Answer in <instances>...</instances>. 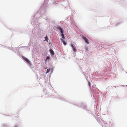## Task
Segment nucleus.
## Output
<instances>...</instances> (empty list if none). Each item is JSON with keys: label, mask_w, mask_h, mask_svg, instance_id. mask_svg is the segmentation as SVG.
Here are the masks:
<instances>
[{"label": "nucleus", "mask_w": 127, "mask_h": 127, "mask_svg": "<svg viewBox=\"0 0 127 127\" xmlns=\"http://www.w3.org/2000/svg\"><path fill=\"white\" fill-rule=\"evenodd\" d=\"M48 40V38L47 36H46L45 37V40L47 41Z\"/></svg>", "instance_id": "obj_8"}, {"label": "nucleus", "mask_w": 127, "mask_h": 127, "mask_svg": "<svg viewBox=\"0 0 127 127\" xmlns=\"http://www.w3.org/2000/svg\"><path fill=\"white\" fill-rule=\"evenodd\" d=\"M127 87V85L126 86Z\"/></svg>", "instance_id": "obj_12"}, {"label": "nucleus", "mask_w": 127, "mask_h": 127, "mask_svg": "<svg viewBox=\"0 0 127 127\" xmlns=\"http://www.w3.org/2000/svg\"><path fill=\"white\" fill-rule=\"evenodd\" d=\"M50 59V57H47L46 58V61H47V60H48V59Z\"/></svg>", "instance_id": "obj_9"}, {"label": "nucleus", "mask_w": 127, "mask_h": 127, "mask_svg": "<svg viewBox=\"0 0 127 127\" xmlns=\"http://www.w3.org/2000/svg\"><path fill=\"white\" fill-rule=\"evenodd\" d=\"M82 38L84 40V41L86 42V43L88 44H89L88 40L86 37L85 36H83L82 37Z\"/></svg>", "instance_id": "obj_3"}, {"label": "nucleus", "mask_w": 127, "mask_h": 127, "mask_svg": "<svg viewBox=\"0 0 127 127\" xmlns=\"http://www.w3.org/2000/svg\"><path fill=\"white\" fill-rule=\"evenodd\" d=\"M23 58L24 60L26 61L28 64H30V62L27 58L24 57H23Z\"/></svg>", "instance_id": "obj_2"}, {"label": "nucleus", "mask_w": 127, "mask_h": 127, "mask_svg": "<svg viewBox=\"0 0 127 127\" xmlns=\"http://www.w3.org/2000/svg\"><path fill=\"white\" fill-rule=\"evenodd\" d=\"M50 69H47V70L46 73H48L49 72Z\"/></svg>", "instance_id": "obj_10"}, {"label": "nucleus", "mask_w": 127, "mask_h": 127, "mask_svg": "<svg viewBox=\"0 0 127 127\" xmlns=\"http://www.w3.org/2000/svg\"><path fill=\"white\" fill-rule=\"evenodd\" d=\"M58 29L60 31L62 34L64 33V30L63 28H61V27H59Z\"/></svg>", "instance_id": "obj_4"}, {"label": "nucleus", "mask_w": 127, "mask_h": 127, "mask_svg": "<svg viewBox=\"0 0 127 127\" xmlns=\"http://www.w3.org/2000/svg\"><path fill=\"white\" fill-rule=\"evenodd\" d=\"M88 83H89V86L90 87V83L89 82H88Z\"/></svg>", "instance_id": "obj_11"}, {"label": "nucleus", "mask_w": 127, "mask_h": 127, "mask_svg": "<svg viewBox=\"0 0 127 127\" xmlns=\"http://www.w3.org/2000/svg\"><path fill=\"white\" fill-rule=\"evenodd\" d=\"M71 46L73 49V50L75 52H76V49L74 45L71 44Z\"/></svg>", "instance_id": "obj_1"}, {"label": "nucleus", "mask_w": 127, "mask_h": 127, "mask_svg": "<svg viewBox=\"0 0 127 127\" xmlns=\"http://www.w3.org/2000/svg\"><path fill=\"white\" fill-rule=\"evenodd\" d=\"M61 35L62 38V39H65V37H64V34L63 33Z\"/></svg>", "instance_id": "obj_7"}, {"label": "nucleus", "mask_w": 127, "mask_h": 127, "mask_svg": "<svg viewBox=\"0 0 127 127\" xmlns=\"http://www.w3.org/2000/svg\"><path fill=\"white\" fill-rule=\"evenodd\" d=\"M50 52L51 54L52 55H54V53L52 49H51L50 50Z\"/></svg>", "instance_id": "obj_5"}, {"label": "nucleus", "mask_w": 127, "mask_h": 127, "mask_svg": "<svg viewBox=\"0 0 127 127\" xmlns=\"http://www.w3.org/2000/svg\"><path fill=\"white\" fill-rule=\"evenodd\" d=\"M61 40L64 45H66V42L64 41V39H61Z\"/></svg>", "instance_id": "obj_6"}]
</instances>
